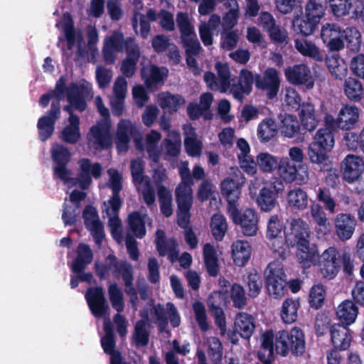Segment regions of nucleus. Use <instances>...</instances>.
<instances>
[{
	"label": "nucleus",
	"instance_id": "nucleus-55",
	"mask_svg": "<svg viewBox=\"0 0 364 364\" xmlns=\"http://www.w3.org/2000/svg\"><path fill=\"white\" fill-rule=\"evenodd\" d=\"M317 23L311 18L296 16L293 20V28L296 33L306 36L314 33Z\"/></svg>",
	"mask_w": 364,
	"mask_h": 364
},
{
	"label": "nucleus",
	"instance_id": "nucleus-10",
	"mask_svg": "<svg viewBox=\"0 0 364 364\" xmlns=\"http://www.w3.org/2000/svg\"><path fill=\"white\" fill-rule=\"evenodd\" d=\"M341 255L335 247H329L319 254L318 266L323 278L331 280L341 269Z\"/></svg>",
	"mask_w": 364,
	"mask_h": 364
},
{
	"label": "nucleus",
	"instance_id": "nucleus-48",
	"mask_svg": "<svg viewBox=\"0 0 364 364\" xmlns=\"http://www.w3.org/2000/svg\"><path fill=\"white\" fill-rule=\"evenodd\" d=\"M176 23L181 33V41L196 36L194 25L186 13L177 14Z\"/></svg>",
	"mask_w": 364,
	"mask_h": 364
},
{
	"label": "nucleus",
	"instance_id": "nucleus-50",
	"mask_svg": "<svg viewBox=\"0 0 364 364\" xmlns=\"http://www.w3.org/2000/svg\"><path fill=\"white\" fill-rule=\"evenodd\" d=\"M258 206L262 211H271L277 204V196L268 187H263L255 198Z\"/></svg>",
	"mask_w": 364,
	"mask_h": 364
},
{
	"label": "nucleus",
	"instance_id": "nucleus-21",
	"mask_svg": "<svg viewBox=\"0 0 364 364\" xmlns=\"http://www.w3.org/2000/svg\"><path fill=\"white\" fill-rule=\"evenodd\" d=\"M341 168L345 180L348 183H353L361 177L364 163L360 156L348 154L342 161Z\"/></svg>",
	"mask_w": 364,
	"mask_h": 364
},
{
	"label": "nucleus",
	"instance_id": "nucleus-34",
	"mask_svg": "<svg viewBox=\"0 0 364 364\" xmlns=\"http://www.w3.org/2000/svg\"><path fill=\"white\" fill-rule=\"evenodd\" d=\"M358 314V306L350 300L341 302L336 309L338 319L346 326L353 323Z\"/></svg>",
	"mask_w": 364,
	"mask_h": 364
},
{
	"label": "nucleus",
	"instance_id": "nucleus-13",
	"mask_svg": "<svg viewBox=\"0 0 364 364\" xmlns=\"http://www.w3.org/2000/svg\"><path fill=\"white\" fill-rule=\"evenodd\" d=\"M280 82L279 73L274 68H267L262 75H256V88L264 92L269 99L277 95Z\"/></svg>",
	"mask_w": 364,
	"mask_h": 364
},
{
	"label": "nucleus",
	"instance_id": "nucleus-20",
	"mask_svg": "<svg viewBox=\"0 0 364 364\" xmlns=\"http://www.w3.org/2000/svg\"><path fill=\"white\" fill-rule=\"evenodd\" d=\"M356 220L354 216L348 213H339L334 220L335 232L341 241L350 240L356 227Z\"/></svg>",
	"mask_w": 364,
	"mask_h": 364
},
{
	"label": "nucleus",
	"instance_id": "nucleus-32",
	"mask_svg": "<svg viewBox=\"0 0 364 364\" xmlns=\"http://www.w3.org/2000/svg\"><path fill=\"white\" fill-rule=\"evenodd\" d=\"M184 145L186 153L193 157L199 156L201 154L203 144L198 139L195 129L191 124H184Z\"/></svg>",
	"mask_w": 364,
	"mask_h": 364
},
{
	"label": "nucleus",
	"instance_id": "nucleus-61",
	"mask_svg": "<svg viewBox=\"0 0 364 364\" xmlns=\"http://www.w3.org/2000/svg\"><path fill=\"white\" fill-rule=\"evenodd\" d=\"M108 296L112 308L118 313L123 311L124 309L123 292L116 284H109L108 287Z\"/></svg>",
	"mask_w": 364,
	"mask_h": 364
},
{
	"label": "nucleus",
	"instance_id": "nucleus-8",
	"mask_svg": "<svg viewBox=\"0 0 364 364\" xmlns=\"http://www.w3.org/2000/svg\"><path fill=\"white\" fill-rule=\"evenodd\" d=\"M131 173L133 181L139 193L143 196V199L147 205H151L154 203L156 196L149 177L144 175V164L141 159H134L132 161Z\"/></svg>",
	"mask_w": 364,
	"mask_h": 364
},
{
	"label": "nucleus",
	"instance_id": "nucleus-35",
	"mask_svg": "<svg viewBox=\"0 0 364 364\" xmlns=\"http://www.w3.org/2000/svg\"><path fill=\"white\" fill-rule=\"evenodd\" d=\"M232 257L237 266H244L251 255V246L247 241L238 240L231 245Z\"/></svg>",
	"mask_w": 364,
	"mask_h": 364
},
{
	"label": "nucleus",
	"instance_id": "nucleus-57",
	"mask_svg": "<svg viewBox=\"0 0 364 364\" xmlns=\"http://www.w3.org/2000/svg\"><path fill=\"white\" fill-rule=\"evenodd\" d=\"M278 173L284 181L291 183L295 181L296 166L293 164L287 158H282L278 164Z\"/></svg>",
	"mask_w": 364,
	"mask_h": 364
},
{
	"label": "nucleus",
	"instance_id": "nucleus-11",
	"mask_svg": "<svg viewBox=\"0 0 364 364\" xmlns=\"http://www.w3.org/2000/svg\"><path fill=\"white\" fill-rule=\"evenodd\" d=\"M150 311V321L157 323L161 331L166 330L168 318L173 328L179 326L181 323L180 316L172 303H167L166 309L160 304L151 306Z\"/></svg>",
	"mask_w": 364,
	"mask_h": 364
},
{
	"label": "nucleus",
	"instance_id": "nucleus-59",
	"mask_svg": "<svg viewBox=\"0 0 364 364\" xmlns=\"http://www.w3.org/2000/svg\"><path fill=\"white\" fill-rule=\"evenodd\" d=\"M64 21L63 32L68 41V48L70 50L75 44H80L82 35L80 32L74 31L69 15L64 16Z\"/></svg>",
	"mask_w": 364,
	"mask_h": 364
},
{
	"label": "nucleus",
	"instance_id": "nucleus-37",
	"mask_svg": "<svg viewBox=\"0 0 364 364\" xmlns=\"http://www.w3.org/2000/svg\"><path fill=\"white\" fill-rule=\"evenodd\" d=\"M311 215L316 224L315 231L318 237H322L330 232V223L328 222L326 213L318 204L311 207Z\"/></svg>",
	"mask_w": 364,
	"mask_h": 364
},
{
	"label": "nucleus",
	"instance_id": "nucleus-42",
	"mask_svg": "<svg viewBox=\"0 0 364 364\" xmlns=\"http://www.w3.org/2000/svg\"><path fill=\"white\" fill-rule=\"evenodd\" d=\"M343 91L347 98L354 102L360 101L364 94L362 83L353 77H348L345 79Z\"/></svg>",
	"mask_w": 364,
	"mask_h": 364
},
{
	"label": "nucleus",
	"instance_id": "nucleus-16",
	"mask_svg": "<svg viewBox=\"0 0 364 364\" xmlns=\"http://www.w3.org/2000/svg\"><path fill=\"white\" fill-rule=\"evenodd\" d=\"M321 37L324 44L331 51H339L344 48L343 31L335 23H326L323 25Z\"/></svg>",
	"mask_w": 364,
	"mask_h": 364
},
{
	"label": "nucleus",
	"instance_id": "nucleus-6",
	"mask_svg": "<svg viewBox=\"0 0 364 364\" xmlns=\"http://www.w3.org/2000/svg\"><path fill=\"white\" fill-rule=\"evenodd\" d=\"M275 350L282 355H287L289 350L295 354H302L305 350L303 332L298 327H294L290 332L279 331L275 337Z\"/></svg>",
	"mask_w": 364,
	"mask_h": 364
},
{
	"label": "nucleus",
	"instance_id": "nucleus-12",
	"mask_svg": "<svg viewBox=\"0 0 364 364\" xmlns=\"http://www.w3.org/2000/svg\"><path fill=\"white\" fill-rule=\"evenodd\" d=\"M245 183L244 175L237 168L232 169V176L227 177L221 183L223 194L227 198L228 207L237 206L241 195V188Z\"/></svg>",
	"mask_w": 364,
	"mask_h": 364
},
{
	"label": "nucleus",
	"instance_id": "nucleus-41",
	"mask_svg": "<svg viewBox=\"0 0 364 364\" xmlns=\"http://www.w3.org/2000/svg\"><path fill=\"white\" fill-rule=\"evenodd\" d=\"M92 260V252L90 248L87 245L80 244L77 248V256L71 266L73 272L80 273Z\"/></svg>",
	"mask_w": 364,
	"mask_h": 364
},
{
	"label": "nucleus",
	"instance_id": "nucleus-40",
	"mask_svg": "<svg viewBox=\"0 0 364 364\" xmlns=\"http://www.w3.org/2000/svg\"><path fill=\"white\" fill-rule=\"evenodd\" d=\"M134 129L133 124L129 120L122 119L119 123L117 133V146L119 151H126L128 149L129 137Z\"/></svg>",
	"mask_w": 364,
	"mask_h": 364
},
{
	"label": "nucleus",
	"instance_id": "nucleus-23",
	"mask_svg": "<svg viewBox=\"0 0 364 364\" xmlns=\"http://www.w3.org/2000/svg\"><path fill=\"white\" fill-rule=\"evenodd\" d=\"M121 207V200L116 198L109 199L104 203L102 213L109 219V226L112 233L116 240L119 239V230L121 228V220L118 217V212Z\"/></svg>",
	"mask_w": 364,
	"mask_h": 364
},
{
	"label": "nucleus",
	"instance_id": "nucleus-63",
	"mask_svg": "<svg viewBox=\"0 0 364 364\" xmlns=\"http://www.w3.org/2000/svg\"><path fill=\"white\" fill-rule=\"evenodd\" d=\"M256 160L260 170L265 173H272L278 167L276 157L268 152L259 153Z\"/></svg>",
	"mask_w": 364,
	"mask_h": 364
},
{
	"label": "nucleus",
	"instance_id": "nucleus-62",
	"mask_svg": "<svg viewBox=\"0 0 364 364\" xmlns=\"http://www.w3.org/2000/svg\"><path fill=\"white\" fill-rule=\"evenodd\" d=\"M208 346V353L214 364H219L223 358V346L220 340L216 337L208 338L205 342Z\"/></svg>",
	"mask_w": 364,
	"mask_h": 364
},
{
	"label": "nucleus",
	"instance_id": "nucleus-43",
	"mask_svg": "<svg viewBox=\"0 0 364 364\" xmlns=\"http://www.w3.org/2000/svg\"><path fill=\"white\" fill-rule=\"evenodd\" d=\"M193 182H180L175 191L178 206H192L193 201L192 186Z\"/></svg>",
	"mask_w": 364,
	"mask_h": 364
},
{
	"label": "nucleus",
	"instance_id": "nucleus-24",
	"mask_svg": "<svg viewBox=\"0 0 364 364\" xmlns=\"http://www.w3.org/2000/svg\"><path fill=\"white\" fill-rule=\"evenodd\" d=\"M168 70L164 67L159 68L154 65H149L141 68L142 80L147 88H155L158 85L162 84L168 76Z\"/></svg>",
	"mask_w": 364,
	"mask_h": 364
},
{
	"label": "nucleus",
	"instance_id": "nucleus-19",
	"mask_svg": "<svg viewBox=\"0 0 364 364\" xmlns=\"http://www.w3.org/2000/svg\"><path fill=\"white\" fill-rule=\"evenodd\" d=\"M284 224L282 218L277 215H272L267 223L266 237L269 241V245L274 252L280 253L279 250L284 245L282 232Z\"/></svg>",
	"mask_w": 364,
	"mask_h": 364
},
{
	"label": "nucleus",
	"instance_id": "nucleus-45",
	"mask_svg": "<svg viewBox=\"0 0 364 364\" xmlns=\"http://www.w3.org/2000/svg\"><path fill=\"white\" fill-rule=\"evenodd\" d=\"M277 124L272 118L264 119L257 127V135L262 142L269 141L277 134Z\"/></svg>",
	"mask_w": 364,
	"mask_h": 364
},
{
	"label": "nucleus",
	"instance_id": "nucleus-60",
	"mask_svg": "<svg viewBox=\"0 0 364 364\" xmlns=\"http://www.w3.org/2000/svg\"><path fill=\"white\" fill-rule=\"evenodd\" d=\"M166 154L170 156H177L181 147V139L180 134L175 130H170L167 138L164 140Z\"/></svg>",
	"mask_w": 364,
	"mask_h": 364
},
{
	"label": "nucleus",
	"instance_id": "nucleus-30",
	"mask_svg": "<svg viewBox=\"0 0 364 364\" xmlns=\"http://www.w3.org/2000/svg\"><path fill=\"white\" fill-rule=\"evenodd\" d=\"M331 342L336 349L347 350L352 341L350 331L343 325L335 324L331 328Z\"/></svg>",
	"mask_w": 364,
	"mask_h": 364
},
{
	"label": "nucleus",
	"instance_id": "nucleus-64",
	"mask_svg": "<svg viewBox=\"0 0 364 364\" xmlns=\"http://www.w3.org/2000/svg\"><path fill=\"white\" fill-rule=\"evenodd\" d=\"M264 274L266 282L287 281L283 265L278 261L270 262L265 269Z\"/></svg>",
	"mask_w": 364,
	"mask_h": 364
},
{
	"label": "nucleus",
	"instance_id": "nucleus-5",
	"mask_svg": "<svg viewBox=\"0 0 364 364\" xmlns=\"http://www.w3.org/2000/svg\"><path fill=\"white\" fill-rule=\"evenodd\" d=\"M95 105L103 119L92 126L87 134L89 144L95 149H105L112 144L109 109L104 105L100 97L95 98Z\"/></svg>",
	"mask_w": 364,
	"mask_h": 364
},
{
	"label": "nucleus",
	"instance_id": "nucleus-26",
	"mask_svg": "<svg viewBox=\"0 0 364 364\" xmlns=\"http://www.w3.org/2000/svg\"><path fill=\"white\" fill-rule=\"evenodd\" d=\"M155 242L159 255L167 256L171 262L176 260L179 251L174 240H166L165 232L159 230L156 233Z\"/></svg>",
	"mask_w": 364,
	"mask_h": 364
},
{
	"label": "nucleus",
	"instance_id": "nucleus-36",
	"mask_svg": "<svg viewBox=\"0 0 364 364\" xmlns=\"http://www.w3.org/2000/svg\"><path fill=\"white\" fill-rule=\"evenodd\" d=\"M318 257V251L309 247V242L297 247L296 258L304 268H309L311 265H317Z\"/></svg>",
	"mask_w": 364,
	"mask_h": 364
},
{
	"label": "nucleus",
	"instance_id": "nucleus-54",
	"mask_svg": "<svg viewBox=\"0 0 364 364\" xmlns=\"http://www.w3.org/2000/svg\"><path fill=\"white\" fill-rule=\"evenodd\" d=\"M321 146L320 142H311L308 147V156L311 163L316 164H324L328 159L327 153L330 151Z\"/></svg>",
	"mask_w": 364,
	"mask_h": 364
},
{
	"label": "nucleus",
	"instance_id": "nucleus-44",
	"mask_svg": "<svg viewBox=\"0 0 364 364\" xmlns=\"http://www.w3.org/2000/svg\"><path fill=\"white\" fill-rule=\"evenodd\" d=\"M261 349L258 351V357L265 364H269L273 356L275 346L273 333L272 331L264 333L261 336Z\"/></svg>",
	"mask_w": 364,
	"mask_h": 364
},
{
	"label": "nucleus",
	"instance_id": "nucleus-56",
	"mask_svg": "<svg viewBox=\"0 0 364 364\" xmlns=\"http://www.w3.org/2000/svg\"><path fill=\"white\" fill-rule=\"evenodd\" d=\"M299 307L298 300L287 299L282 305V318L286 323H292L297 318V311Z\"/></svg>",
	"mask_w": 364,
	"mask_h": 364
},
{
	"label": "nucleus",
	"instance_id": "nucleus-51",
	"mask_svg": "<svg viewBox=\"0 0 364 364\" xmlns=\"http://www.w3.org/2000/svg\"><path fill=\"white\" fill-rule=\"evenodd\" d=\"M210 227L214 238L218 241H221L227 232L228 225L224 215L216 213L211 217Z\"/></svg>",
	"mask_w": 364,
	"mask_h": 364
},
{
	"label": "nucleus",
	"instance_id": "nucleus-4",
	"mask_svg": "<svg viewBox=\"0 0 364 364\" xmlns=\"http://www.w3.org/2000/svg\"><path fill=\"white\" fill-rule=\"evenodd\" d=\"M107 264L95 263V270L97 274L101 278L105 279L109 271L114 274H119L122 275L125 285V292L130 296V301L134 308H136L137 294L135 289L132 287V268L127 262H118L115 257L109 255L107 258Z\"/></svg>",
	"mask_w": 364,
	"mask_h": 364
},
{
	"label": "nucleus",
	"instance_id": "nucleus-3",
	"mask_svg": "<svg viewBox=\"0 0 364 364\" xmlns=\"http://www.w3.org/2000/svg\"><path fill=\"white\" fill-rule=\"evenodd\" d=\"M65 79L60 77L56 83L55 90L43 95L41 97L40 105L43 107H46L48 105L50 100L53 99L51 109L48 112V115L43 116L38 119L37 126L40 138L42 141L48 139L53 132L55 122L58 119L60 113V102L65 97Z\"/></svg>",
	"mask_w": 364,
	"mask_h": 364
},
{
	"label": "nucleus",
	"instance_id": "nucleus-58",
	"mask_svg": "<svg viewBox=\"0 0 364 364\" xmlns=\"http://www.w3.org/2000/svg\"><path fill=\"white\" fill-rule=\"evenodd\" d=\"M203 257L209 274L216 276L218 272V264L216 252L213 245L209 243L204 245Z\"/></svg>",
	"mask_w": 364,
	"mask_h": 364
},
{
	"label": "nucleus",
	"instance_id": "nucleus-46",
	"mask_svg": "<svg viewBox=\"0 0 364 364\" xmlns=\"http://www.w3.org/2000/svg\"><path fill=\"white\" fill-rule=\"evenodd\" d=\"M295 48L301 55L309 57L316 61H322L323 59L320 49L311 41L296 39Z\"/></svg>",
	"mask_w": 364,
	"mask_h": 364
},
{
	"label": "nucleus",
	"instance_id": "nucleus-1",
	"mask_svg": "<svg viewBox=\"0 0 364 364\" xmlns=\"http://www.w3.org/2000/svg\"><path fill=\"white\" fill-rule=\"evenodd\" d=\"M126 48L127 58L122 61L121 72L127 77H132L136 70V65L140 57V52L135 41L129 38L126 41L119 32H114L107 36L104 41L103 57L106 63L112 64L116 54Z\"/></svg>",
	"mask_w": 364,
	"mask_h": 364
},
{
	"label": "nucleus",
	"instance_id": "nucleus-9",
	"mask_svg": "<svg viewBox=\"0 0 364 364\" xmlns=\"http://www.w3.org/2000/svg\"><path fill=\"white\" fill-rule=\"evenodd\" d=\"M228 213L235 225H239L242 232L248 237L255 236L258 230V217L255 210L247 208L240 213L237 206L228 207Z\"/></svg>",
	"mask_w": 364,
	"mask_h": 364
},
{
	"label": "nucleus",
	"instance_id": "nucleus-22",
	"mask_svg": "<svg viewBox=\"0 0 364 364\" xmlns=\"http://www.w3.org/2000/svg\"><path fill=\"white\" fill-rule=\"evenodd\" d=\"M85 196L84 192L74 190L70 195V199L65 200L62 215L65 225H73L75 223L80 210L79 203L85 198Z\"/></svg>",
	"mask_w": 364,
	"mask_h": 364
},
{
	"label": "nucleus",
	"instance_id": "nucleus-33",
	"mask_svg": "<svg viewBox=\"0 0 364 364\" xmlns=\"http://www.w3.org/2000/svg\"><path fill=\"white\" fill-rule=\"evenodd\" d=\"M338 128L348 130L353 128L359 119V109L355 105H346L338 114Z\"/></svg>",
	"mask_w": 364,
	"mask_h": 364
},
{
	"label": "nucleus",
	"instance_id": "nucleus-47",
	"mask_svg": "<svg viewBox=\"0 0 364 364\" xmlns=\"http://www.w3.org/2000/svg\"><path fill=\"white\" fill-rule=\"evenodd\" d=\"M161 139V134L156 130H151L146 136L145 148L150 159L154 162H157L161 155L159 147V142Z\"/></svg>",
	"mask_w": 364,
	"mask_h": 364
},
{
	"label": "nucleus",
	"instance_id": "nucleus-25",
	"mask_svg": "<svg viewBox=\"0 0 364 364\" xmlns=\"http://www.w3.org/2000/svg\"><path fill=\"white\" fill-rule=\"evenodd\" d=\"M83 218L86 227L91 232L96 243L100 244L104 238V230L97 210L91 206L86 207L83 211Z\"/></svg>",
	"mask_w": 364,
	"mask_h": 364
},
{
	"label": "nucleus",
	"instance_id": "nucleus-27",
	"mask_svg": "<svg viewBox=\"0 0 364 364\" xmlns=\"http://www.w3.org/2000/svg\"><path fill=\"white\" fill-rule=\"evenodd\" d=\"M333 14L337 17L358 14L362 8L361 0H328Z\"/></svg>",
	"mask_w": 364,
	"mask_h": 364
},
{
	"label": "nucleus",
	"instance_id": "nucleus-7",
	"mask_svg": "<svg viewBox=\"0 0 364 364\" xmlns=\"http://www.w3.org/2000/svg\"><path fill=\"white\" fill-rule=\"evenodd\" d=\"M51 155L55 164L53 167L54 177L63 181L68 188H72L77 181L72 177L71 171L66 167L71 156L70 151L63 145L54 144L52 146Z\"/></svg>",
	"mask_w": 364,
	"mask_h": 364
},
{
	"label": "nucleus",
	"instance_id": "nucleus-52",
	"mask_svg": "<svg viewBox=\"0 0 364 364\" xmlns=\"http://www.w3.org/2000/svg\"><path fill=\"white\" fill-rule=\"evenodd\" d=\"M247 289L248 296L251 298H256L260 294L262 287V279L261 276L255 270L247 273L244 278Z\"/></svg>",
	"mask_w": 364,
	"mask_h": 364
},
{
	"label": "nucleus",
	"instance_id": "nucleus-49",
	"mask_svg": "<svg viewBox=\"0 0 364 364\" xmlns=\"http://www.w3.org/2000/svg\"><path fill=\"white\" fill-rule=\"evenodd\" d=\"M328 0H309L305 8L306 18L318 23L324 16Z\"/></svg>",
	"mask_w": 364,
	"mask_h": 364
},
{
	"label": "nucleus",
	"instance_id": "nucleus-53",
	"mask_svg": "<svg viewBox=\"0 0 364 364\" xmlns=\"http://www.w3.org/2000/svg\"><path fill=\"white\" fill-rule=\"evenodd\" d=\"M149 220L146 214L140 215L139 212H134L129 216V226L135 236L143 237L146 235L144 224Z\"/></svg>",
	"mask_w": 364,
	"mask_h": 364
},
{
	"label": "nucleus",
	"instance_id": "nucleus-28",
	"mask_svg": "<svg viewBox=\"0 0 364 364\" xmlns=\"http://www.w3.org/2000/svg\"><path fill=\"white\" fill-rule=\"evenodd\" d=\"M156 102L164 112L172 114L186 103L185 99L180 95L169 92H161L156 96Z\"/></svg>",
	"mask_w": 364,
	"mask_h": 364
},
{
	"label": "nucleus",
	"instance_id": "nucleus-2",
	"mask_svg": "<svg viewBox=\"0 0 364 364\" xmlns=\"http://www.w3.org/2000/svg\"><path fill=\"white\" fill-rule=\"evenodd\" d=\"M91 86L87 83L82 85H72L67 90V99L70 105L65 106L64 109L70 113L69 124L65 126L61 132L62 139L69 144H75L80 139V120L77 116L72 112L74 109L83 111L86 108L85 99L90 95Z\"/></svg>",
	"mask_w": 364,
	"mask_h": 364
},
{
	"label": "nucleus",
	"instance_id": "nucleus-31",
	"mask_svg": "<svg viewBox=\"0 0 364 364\" xmlns=\"http://www.w3.org/2000/svg\"><path fill=\"white\" fill-rule=\"evenodd\" d=\"M255 328V318L246 312L236 314L234 321V329L241 337L248 339L252 335Z\"/></svg>",
	"mask_w": 364,
	"mask_h": 364
},
{
	"label": "nucleus",
	"instance_id": "nucleus-29",
	"mask_svg": "<svg viewBox=\"0 0 364 364\" xmlns=\"http://www.w3.org/2000/svg\"><path fill=\"white\" fill-rule=\"evenodd\" d=\"M299 117L302 127L309 132L314 131L320 122V117L317 114L314 106L311 103L306 102L300 105Z\"/></svg>",
	"mask_w": 364,
	"mask_h": 364
},
{
	"label": "nucleus",
	"instance_id": "nucleus-15",
	"mask_svg": "<svg viewBox=\"0 0 364 364\" xmlns=\"http://www.w3.org/2000/svg\"><path fill=\"white\" fill-rule=\"evenodd\" d=\"M309 228L305 221L300 218L293 219L285 235L286 242L291 247L300 246L309 242Z\"/></svg>",
	"mask_w": 364,
	"mask_h": 364
},
{
	"label": "nucleus",
	"instance_id": "nucleus-14",
	"mask_svg": "<svg viewBox=\"0 0 364 364\" xmlns=\"http://www.w3.org/2000/svg\"><path fill=\"white\" fill-rule=\"evenodd\" d=\"M78 177L74 178L77 181L74 186L86 189L92 183V177L98 178L102 173V166L98 163H92L90 159H82L79 161Z\"/></svg>",
	"mask_w": 364,
	"mask_h": 364
},
{
	"label": "nucleus",
	"instance_id": "nucleus-17",
	"mask_svg": "<svg viewBox=\"0 0 364 364\" xmlns=\"http://www.w3.org/2000/svg\"><path fill=\"white\" fill-rule=\"evenodd\" d=\"M284 75L287 80L293 85H304L307 89H311L314 80L309 68L304 65H296L286 68Z\"/></svg>",
	"mask_w": 364,
	"mask_h": 364
},
{
	"label": "nucleus",
	"instance_id": "nucleus-38",
	"mask_svg": "<svg viewBox=\"0 0 364 364\" xmlns=\"http://www.w3.org/2000/svg\"><path fill=\"white\" fill-rule=\"evenodd\" d=\"M287 200L290 208L297 210H304L309 205L307 193L299 187L294 188L288 191Z\"/></svg>",
	"mask_w": 364,
	"mask_h": 364
},
{
	"label": "nucleus",
	"instance_id": "nucleus-39",
	"mask_svg": "<svg viewBox=\"0 0 364 364\" xmlns=\"http://www.w3.org/2000/svg\"><path fill=\"white\" fill-rule=\"evenodd\" d=\"M326 64L331 74L338 80H343L348 74V66L345 60L337 53L329 55Z\"/></svg>",
	"mask_w": 364,
	"mask_h": 364
},
{
	"label": "nucleus",
	"instance_id": "nucleus-18",
	"mask_svg": "<svg viewBox=\"0 0 364 364\" xmlns=\"http://www.w3.org/2000/svg\"><path fill=\"white\" fill-rule=\"evenodd\" d=\"M85 298L90 311L95 317H105L108 314L109 306L106 304L102 287L88 289L85 294Z\"/></svg>",
	"mask_w": 364,
	"mask_h": 364
}]
</instances>
